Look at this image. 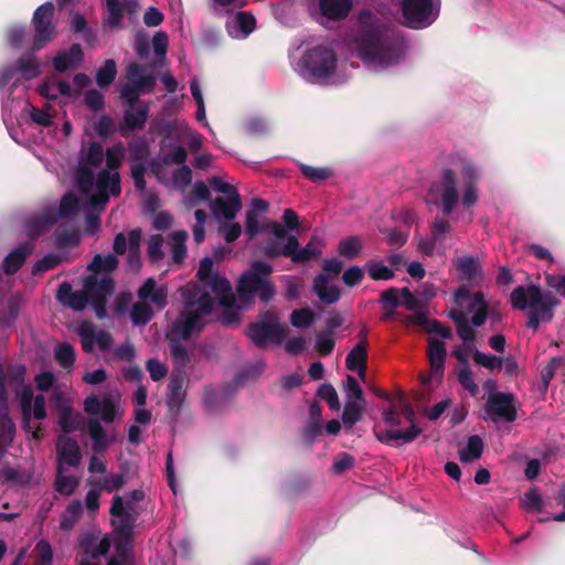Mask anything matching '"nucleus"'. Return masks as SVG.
Returning <instances> with one entry per match:
<instances>
[{
    "instance_id": "obj_38",
    "label": "nucleus",
    "mask_w": 565,
    "mask_h": 565,
    "mask_svg": "<svg viewBox=\"0 0 565 565\" xmlns=\"http://www.w3.org/2000/svg\"><path fill=\"white\" fill-rule=\"evenodd\" d=\"M127 469L122 467L118 473H110L108 476L100 477L98 479L89 481L90 486L105 490L106 492H113L122 488L125 483V475Z\"/></svg>"
},
{
    "instance_id": "obj_28",
    "label": "nucleus",
    "mask_w": 565,
    "mask_h": 565,
    "mask_svg": "<svg viewBox=\"0 0 565 565\" xmlns=\"http://www.w3.org/2000/svg\"><path fill=\"white\" fill-rule=\"evenodd\" d=\"M352 9V0H319L320 15L330 21H339L348 17Z\"/></svg>"
},
{
    "instance_id": "obj_24",
    "label": "nucleus",
    "mask_w": 565,
    "mask_h": 565,
    "mask_svg": "<svg viewBox=\"0 0 565 565\" xmlns=\"http://www.w3.org/2000/svg\"><path fill=\"white\" fill-rule=\"evenodd\" d=\"M210 209L218 223L222 220L233 221L242 209L241 196L238 193H235L224 198H216L210 202Z\"/></svg>"
},
{
    "instance_id": "obj_35",
    "label": "nucleus",
    "mask_w": 565,
    "mask_h": 565,
    "mask_svg": "<svg viewBox=\"0 0 565 565\" xmlns=\"http://www.w3.org/2000/svg\"><path fill=\"white\" fill-rule=\"evenodd\" d=\"M88 433L93 443V449L95 452L104 451L111 443V437L103 428L97 419H89Z\"/></svg>"
},
{
    "instance_id": "obj_18",
    "label": "nucleus",
    "mask_w": 565,
    "mask_h": 565,
    "mask_svg": "<svg viewBox=\"0 0 565 565\" xmlns=\"http://www.w3.org/2000/svg\"><path fill=\"white\" fill-rule=\"evenodd\" d=\"M486 415L492 422H513L516 417L514 398L511 394L493 393L486 402Z\"/></svg>"
},
{
    "instance_id": "obj_63",
    "label": "nucleus",
    "mask_w": 565,
    "mask_h": 565,
    "mask_svg": "<svg viewBox=\"0 0 565 565\" xmlns=\"http://www.w3.org/2000/svg\"><path fill=\"white\" fill-rule=\"evenodd\" d=\"M458 381L462 385L465 390H467L471 395H475L478 393L479 387L475 383L472 379L471 371L468 366H462L458 371Z\"/></svg>"
},
{
    "instance_id": "obj_33",
    "label": "nucleus",
    "mask_w": 565,
    "mask_h": 565,
    "mask_svg": "<svg viewBox=\"0 0 565 565\" xmlns=\"http://www.w3.org/2000/svg\"><path fill=\"white\" fill-rule=\"evenodd\" d=\"M137 7L136 0H126L122 4L119 0H107V24L111 28L120 26L124 8L129 12H135Z\"/></svg>"
},
{
    "instance_id": "obj_14",
    "label": "nucleus",
    "mask_w": 565,
    "mask_h": 565,
    "mask_svg": "<svg viewBox=\"0 0 565 565\" xmlns=\"http://www.w3.org/2000/svg\"><path fill=\"white\" fill-rule=\"evenodd\" d=\"M437 196L441 200L443 212L449 215L458 203L457 181L452 170L443 171L440 181L431 185L426 203L437 204Z\"/></svg>"
},
{
    "instance_id": "obj_52",
    "label": "nucleus",
    "mask_w": 565,
    "mask_h": 565,
    "mask_svg": "<svg viewBox=\"0 0 565 565\" xmlns=\"http://www.w3.org/2000/svg\"><path fill=\"white\" fill-rule=\"evenodd\" d=\"M265 231H267L266 222H260L255 211H247L245 214V233L249 239Z\"/></svg>"
},
{
    "instance_id": "obj_53",
    "label": "nucleus",
    "mask_w": 565,
    "mask_h": 565,
    "mask_svg": "<svg viewBox=\"0 0 565 565\" xmlns=\"http://www.w3.org/2000/svg\"><path fill=\"white\" fill-rule=\"evenodd\" d=\"M483 443L477 435L469 437L465 448L460 450V459H479L482 454Z\"/></svg>"
},
{
    "instance_id": "obj_4",
    "label": "nucleus",
    "mask_w": 565,
    "mask_h": 565,
    "mask_svg": "<svg viewBox=\"0 0 565 565\" xmlns=\"http://www.w3.org/2000/svg\"><path fill=\"white\" fill-rule=\"evenodd\" d=\"M118 265V259L113 254L105 256L98 254L88 265L92 271L84 279L83 290L73 291L68 282L61 284L57 299L64 306L76 311L83 310L89 302L99 319L106 317V302L114 291V281L109 276Z\"/></svg>"
},
{
    "instance_id": "obj_61",
    "label": "nucleus",
    "mask_w": 565,
    "mask_h": 565,
    "mask_svg": "<svg viewBox=\"0 0 565 565\" xmlns=\"http://www.w3.org/2000/svg\"><path fill=\"white\" fill-rule=\"evenodd\" d=\"M315 320L313 312L309 308H301L291 313L290 322L296 328L310 326Z\"/></svg>"
},
{
    "instance_id": "obj_60",
    "label": "nucleus",
    "mask_w": 565,
    "mask_h": 565,
    "mask_svg": "<svg viewBox=\"0 0 565 565\" xmlns=\"http://www.w3.org/2000/svg\"><path fill=\"white\" fill-rule=\"evenodd\" d=\"M218 232L227 243H233L241 236L242 226L236 222H220Z\"/></svg>"
},
{
    "instance_id": "obj_29",
    "label": "nucleus",
    "mask_w": 565,
    "mask_h": 565,
    "mask_svg": "<svg viewBox=\"0 0 565 565\" xmlns=\"http://www.w3.org/2000/svg\"><path fill=\"white\" fill-rule=\"evenodd\" d=\"M185 373L183 370H174L169 380L168 385V406L170 408H179L184 398L183 385L185 382Z\"/></svg>"
},
{
    "instance_id": "obj_27",
    "label": "nucleus",
    "mask_w": 565,
    "mask_h": 565,
    "mask_svg": "<svg viewBox=\"0 0 565 565\" xmlns=\"http://www.w3.org/2000/svg\"><path fill=\"white\" fill-rule=\"evenodd\" d=\"M168 290L166 286H158L154 279L148 278L138 290V297L142 301H149L157 309H162L167 305Z\"/></svg>"
},
{
    "instance_id": "obj_47",
    "label": "nucleus",
    "mask_w": 565,
    "mask_h": 565,
    "mask_svg": "<svg viewBox=\"0 0 565 565\" xmlns=\"http://www.w3.org/2000/svg\"><path fill=\"white\" fill-rule=\"evenodd\" d=\"M338 250L344 258L352 259L361 253L362 241L358 236H350L339 243Z\"/></svg>"
},
{
    "instance_id": "obj_10",
    "label": "nucleus",
    "mask_w": 565,
    "mask_h": 565,
    "mask_svg": "<svg viewBox=\"0 0 565 565\" xmlns=\"http://www.w3.org/2000/svg\"><path fill=\"white\" fill-rule=\"evenodd\" d=\"M383 417L392 427L379 435L381 441L399 445L412 441L419 434L413 424L414 412L403 398L385 411Z\"/></svg>"
},
{
    "instance_id": "obj_44",
    "label": "nucleus",
    "mask_w": 565,
    "mask_h": 565,
    "mask_svg": "<svg viewBox=\"0 0 565 565\" xmlns=\"http://www.w3.org/2000/svg\"><path fill=\"white\" fill-rule=\"evenodd\" d=\"M365 270L373 280H388L394 277L393 269L380 260L366 262Z\"/></svg>"
},
{
    "instance_id": "obj_57",
    "label": "nucleus",
    "mask_w": 565,
    "mask_h": 565,
    "mask_svg": "<svg viewBox=\"0 0 565 565\" xmlns=\"http://www.w3.org/2000/svg\"><path fill=\"white\" fill-rule=\"evenodd\" d=\"M22 302L23 296L21 294L13 295L9 300V311L7 315L0 317V323L3 326H10L18 317Z\"/></svg>"
},
{
    "instance_id": "obj_45",
    "label": "nucleus",
    "mask_w": 565,
    "mask_h": 565,
    "mask_svg": "<svg viewBox=\"0 0 565 565\" xmlns=\"http://www.w3.org/2000/svg\"><path fill=\"white\" fill-rule=\"evenodd\" d=\"M210 194L207 185L204 182L199 181L194 183L191 193L186 194L183 201L186 206L193 207L202 201L209 200Z\"/></svg>"
},
{
    "instance_id": "obj_7",
    "label": "nucleus",
    "mask_w": 565,
    "mask_h": 565,
    "mask_svg": "<svg viewBox=\"0 0 565 565\" xmlns=\"http://www.w3.org/2000/svg\"><path fill=\"white\" fill-rule=\"evenodd\" d=\"M456 308L451 309L449 317L456 324L457 333L462 341L476 338L473 327H481L487 319L488 305L481 292H470L460 287L455 294Z\"/></svg>"
},
{
    "instance_id": "obj_42",
    "label": "nucleus",
    "mask_w": 565,
    "mask_h": 565,
    "mask_svg": "<svg viewBox=\"0 0 565 565\" xmlns=\"http://www.w3.org/2000/svg\"><path fill=\"white\" fill-rule=\"evenodd\" d=\"M58 458L57 459H79V447L76 440L62 435L56 444Z\"/></svg>"
},
{
    "instance_id": "obj_39",
    "label": "nucleus",
    "mask_w": 565,
    "mask_h": 565,
    "mask_svg": "<svg viewBox=\"0 0 565 565\" xmlns=\"http://www.w3.org/2000/svg\"><path fill=\"white\" fill-rule=\"evenodd\" d=\"M188 239V233L185 231L179 230L174 231L169 236V246L172 254V259L174 263H182L186 256V246L185 242Z\"/></svg>"
},
{
    "instance_id": "obj_54",
    "label": "nucleus",
    "mask_w": 565,
    "mask_h": 565,
    "mask_svg": "<svg viewBox=\"0 0 565 565\" xmlns=\"http://www.w3.org/2000/svg\"><path fill=\"white\" fill-rule=\"evenodd\" d=\"M152 317V309L146 302L135 303L130 318L135 324H146Z\"/></svg>"
},
{
    "instance_id": "obj_13",
    "label": "nucleus",
    "mask_w": 565,
    "mask_h": 565,
    "mask_svg": "<svg viewBox=\"0 0 565 565\" xmlns=\"http://www.w3.org/2000/svg\"><path fill=\"white\" fill-rule=\"evenodd\" d=\"M402 12L407 26L426 28L438 17L439 0H402Z\"/></svg>"
},
{
    "instance_id": "obj_9",
    "label": "nucleus",
    "mask_w": 565,
    "mask_h": 565,
    "mask_svg": "<svg viewBox=\"0 0 565 565\" xmlns=\"http://www.w3.org/2000/svg\"><path fill=\"white\" fill-rule=\"evenodd\" d=\"M296 71L306 81L315 84H337V56L324 45L308 49L296 65Z\"/></svg>"
},
{
    "instance_id": "obj_51",
    "label": "nucleus",
    "mask_w": 565,
    "mask_h": 565,
    "mask_svg": "<svg viewBox=\"0 0 565 565\" xmlns=\"http://www.w3.org/2000/svg\"><path fill=\"white\" fill-rule=\"evenodd\" d=\"M54 355L56 361L64 369L72 367L75 361L74 348L68 343H60L54 350Z\"/></svg>"
},
{
    "instance_id": "obj_48",
    "label": "nucleus",
    "mask_w": 565,
    "mask_h": 565,
    "mask_svg": "<svg viewBox=\"0 0 565 565\" xmlns=\"http://www.w3.org/2000/svg\"><path fill=\"white\" fill-rule=\"evenodd\" d=\"M188 159V153L182 146H171L169 151L163 156L161 160L153 161L152 163H161L166 169H169V163H175L184 166Z\"/></svg>"
},
{
    "instance_id": "obj_6",
    "label": "nucleus",
    "mask_w": 565,
    "mask_h": 565,
    "mask_svg": "<svg viewBox=\"0 0 565 565\" xmlns=\"http://www.w3.org/2000/svg\"><path fill=\"white\" fill-rule=\"evenodd\" d=\"M127 84L120 89V97L129 108L125 111V126L129 129L142 128L148 118V106L138 104L140 94L149 93L156 84V77L148 67L131 63L127 67Z\"/></svg>"
},
{
    "instance_id": "obj_30",
    "label": "nucleus",
    "mask_w": 565,
    "mask_h": 565,
    "mask_svg": "<svg viewBox=\"0 0 565 565\" xmlns=\"http://www.w3.org/2000/svg\"><path fill=\"white\" fill-rule=\"evenodd\" d=\"M32 252L33 246L30 243L18 245L3 260L2 270L4 274L11 275L18 271Z\"/></svg>"
},
{
    "instance_id": "obj_16",
    "label": "nucleus",
    "mask_w": 565,
    "mask_h": 565,
    "mask_svg": "<svg viewBox=\"0 0 565 565\" xmlns=\"http://www.w3.org/2000/svg\"><path fill=\"white\" fill-rule=\"evenodd\" d=\"M54 4L45 2L40 6L33 14L34 40L32 50L43 47L54 36L55 25L53 24Z\"/></svg>"
},
{
    "instance_id": "obj_46",
    "label": "nucleus",
    "mask_w": 565,
    "mask_h": 565,
    "mask_svg": "<svg viewBox=\"0 0 565 565\" xmlns=\"http://www.w3.org/2000/svg\"><path fill=\"white\" fill-rule=\"evenodd\" d=\"M521 505L527 511L541 513L543 511V500L536 487L530 488L521 498Z\"/></svg>"
},
{
    "instance_id": "obj_40",
    "label": "nucleus",
    "mask_w": 565,
    "mask_h": 565,
    "mask_svg": "<svg viewBox=\"0 0 565 565\" xmlns=\"http://www.w3.org/2000/svg\"><path fill=\"white\" fill-rule=\"evenodd\" d=\"M159 131L166 139L183 140L188 124L184 120L161 121Z\"/></svg>"
},
{
    "instance_id": "obj_21",
    "label": "nucleus",
    "mask_w": 565,
    "mask_h": 565,
    "mask_svg": "<svg viewBox=\"0 0 565 565\" xmlns=\"http://www.w3.org/2000/svg\"><path fill=\"white\" fill-rule=\"evenodd\" d=\"M141 232L139 230H132L116 235L114 241V250L116 254L128 253V262L131 268L138 269L140 267L139 262V247H140Z\"/></svg>"
},
{
    "instance_id": "obj_11",
    "label": "nucleus",
    "mask_w": 565,
    "mask_h": 565,
    "mask_svg": "<svg viewBox=\"0 0 565 565\" xmlns=\"http://www.w3.org/2000/svg\"><path fill=\"white\" fill-rule=\"evenodd\" d=\"M322 245L320 238L312 237L305 247L299 248L298 239L295 236H290L284 245L276 242L266 244L263 247V253L267 257L284 255L290 257L295 263H303L320 256Z\"/></svg>"
},
{
    "instance_id": "obj_15",
    "label": "nucleus",
    "mask_w": 565,
    "mask_h": 565,
    "mask_svg": "<svg viewBox=\"0 0 565 565\" xmlns=\"http://www.w3.org/2000/svg\"><path fill=\"white\" fill-rule=\"evenodd\" d=\"M111 516L117 520L113 521L115 531L119 537L132 540L134 529L138 519V512L131 504H125L120 495H114L109 510Z\"/></svg>"
},
{
    "instance_id": "obj_49",
    "label": "nucleus",
    "mask_w": 565,
    "mask_h": 565,
    "mask_svg": "<svg viewBox=\"0 0 565 565\" xmlns=\"http://www.w3.org/2000/svg\"><path fill=\"white\" fill-rule=\"evenodd\" d=\"M345 403H366L361 386L354 376L348 375L344 384Z\"/></svg>"
},
{
    "instance_id": "obj_37",
    "label": "nucleus",
    "mask_w": 565,
    "mask_h": 565,
    "mask_svg": "<svg viewBox=\"0 0 565 565\" xmlns=\"http://www.w3.org/2000/svg\"><path fill=\"white\" fill-rule=\"evenodd\" d=\"M454 264L461 279L472 281L479 278L480 266L476 258L471 256H462L455 259Z\"/></svg>"
},
{
    "instance_id": "obj_55",
    "label": "nucleus",
    "mask_w": 565,
    "mask_h": 565,
    "mask_svg": "<svg viewBox=\"0 0 565 565\" xmlns=\"http://www.w3.org/2000/svg\"><path fill=\"white\" fill-rule=\"evenodd\" d=\"M18 71L21 73L22 77L25 79H32L39 74V65L33 60L31 54H28L20 58L18 64Z\"/></svg>"
},
{
    "instance_id": "obj_19",
    "label": "nucleus",
    "mask_w": 565,
    "mask_h": 565,
    "mask_svg": "<svg viewBox=\"0 0 565 565\" xmlns=\"http://www.w3.org/2000/svg\"><path fill=\"white\" fill-rule=\"evenodd\" d=\"M82 461H57L55 490L64 495L72 494L79 483Z\"/></svg>"
},
{
    "instance_id": "obj_22",
    "label": "nucleus",
    "mask_w": 565,
    "mask_h": 565,
    "mask_svg": "<svg viewBox=\"0 0 565 565\" xmlns=\"http://www.w3.org/2000/svg\"><path fill=\"white\" fill-rule=\"evenodd\" d=\"M428 359L431 373L422 376V382L426 385H431L434 381L439 382L444 373L446 347L441 341L433 338L429 340Z\"/></svg>"
},
{
    "instance_id": "obj_20",
    "label": "nucleus",
    "mask_w": 565,
    "mask_h": 565,
    "mask_svg": "<svg viewBox=\"0 0 565 565\" xmlns=\"http://www.w3.org/2000/svg\"><path fill=\"white\" fill-rule=\"evenodd\" d=\"M150 170L160 182L179 191H184L192 181V171L186 166L170 171L161 163H151Z\"/></svg>"
},
{
    "instance_id": "obj_12",
    "label": "nucleus",
    "mask_w": 565,
    "mask_h": 565,
    "mask_svg": "<svg viewBox=\"0 0 565 565\" xmlns=\"http://www.w3.org/2000/svg\"><path fill=\"white\" fill-rule=\"evenodd\" d=\"M287 332L288 327L279 323L275 313L266 312L258 322L249 326L247 335L256 345L265 347L271 343H280Z\"/></svg>"
},
{
    "instance_id": "obj_25",
    "label": "nucleus",
    "mask_w": 565,
    "mask_h": 565,
    "mask_svg": "<svg viewBox=\"0 0 565 565\" xmlns=\"http://www.w3.org/2000/svg\"><path fill=\"white\" fill-rule=\"evenodd\" d=\"M312 289L321 302L332 305L340 299L341 291L334 279L328 274H319L313 281Z\"/></svg>"
},
{
    "instance_id": "obj_58",
    "label": "nucleus",
    "mask_w": 565,
    "mask_h": 565,
    "mask_svg": "<svg viewBox=\"0 0 565 565\" xmlns=\"http://www.w3.org/2000/svg\"><path fill=\"white\" fill-rule=\"evenodd\" d=\"M58 424L63 431H73L79 424L78 414H75L71 408L65 407L61 411Z\"/></svg>"
},
{
    "instance_id": "obj_26",
    "label": "nucleus",
    "mask_w": 565,
    "mask_h": 565,
    "mask_svg": "<svg viewBox=\"0 0 565 565\" xmlns=\"http://www.w3.org/2000/svg\"><path fill=\"white\" fill-rule=\"evenodd\" d=\"M255 24L256 21L253 14L237 12L227 20L226 29L233 39H244L253 32Z\"/></svg>"
},
{
    "instance_id": "obj_64",
    "label": "nucleus",
    "mask_w": 565,
    "mask_h": 565,
    "mask_svg": "<svg viewBox=\"0 0 565 565\" xmlns=\"http://www.w3.org/2000/svg\"><path fill=\"white\" fill-rule=\"evenodd\" d=\"M79 335L84 351L90 352L96 345L95 328L90 324H83L79 328Z\"/></svg>"
},
{
    "instance_id": "obj_2",
    "label": "nucleus",
    "mask_w": 565,
    "mask_h": 565,
    "mask_svg": "<svg viewBox=\"0 0 565 565\" xmlns=\"http://www.w3.org/2000/svg\"><path fill=\"white\" fill-rule=\"evenodd\" d=\"M212 269L213 260L209 257L203 258L198 270L200 285L189 284L181 288L184 306H186L189 294H203L205 299L211 301V313L216 307H222L225 309L224 320L232 323L238 319L237 310L243 309L253 296L257 295L263 301H268L274 295V286L268 280L271 266L266 263L255 262L242 275L237 285V296L233 294L227 279L218 276L211 277Z\"/></svg>"
},
{
    "instance_id": "obj_31",
    "label": "nucleus",
    "mask_w": 565,
    "mask_h": 565,
    "mask_svg": "<svg viewBox=\"0 0 565 565\" xmlns=\"http://www.w3.org/2000/svg\"><path fill=\"white\" fill-rule=\"evenodd\" d=\"M83 60V52L79 44H73L68 51H63L53 60L54 67L57 72H64L68 68L76 67Z\"/></svg>"
},
{
    "instance_id": "obj_17",
    "label": "nucleus",
    "mask_w": 565,
    "mask_h": 565,
    "mask_svg": "<svg viewBox=\"0 0 565 565\" xmlns=\"http://www.w3.org/2000/svg\"><path fill=\"white\" fill-rule=\"evenodd\" d=\"M452 166L460 172L462 188V204L471 206L478 201V191L476 188L480 179V172L476 166L465 157L456 156L451 160Z\"/></svg>"
},
{
    "instance_id": "obj_23",
    "label": "nucleus",
    "mask_w": 565,
    "mask_h": 565,
    "mask_svg": "<svg viewBox=\"0 0 565 565\" xmlns=\"http://www.w3.org/2000/svg\"><path fill=\"white\" fill-rule=\"evenodd\" d=\"M84 409L87 414L99 415L104 422H113L119 413V397H105L99 399L92 395L84 402Z\"/></svg>"
},
{
    "instance_id": "obj_5",
    "label": "nucleus",
    "mask_w": 565,
    "mask_h": 565,
    "mask_svg": "<svg viewBox=\"0 0 565 565\" xmlns=\"http://www.w3.org/2000/svg\"><path fill=\"white\" fill-rule=\"evenodd\" d=\"M211 301L205 299L203 294H189L186 306H184L180 317L170 327L167 337L170 342L175 370H183L189 362L188 351L180 341L201 331L206 322V317L211 315Z\"/></svg>"
},
{
    "instance_id": "obj_3",
    "label": "nucleus",
    "mask_w": 565,
    "mask_h": 565,
    "mask_svg": "<svg viewBox=\"0 0 565 565\" xmlns=\"http://www.w3.org/2000/svg\"><path fill=\"white\" fill-rule=\"evenodd\" d=\"M350 50L371 71L381 72L399 64L407 50L403 34L370 11H362L356 26L347 36Z\"/></svg>"
},
{
    "instance_id": "obj_59",
    "label": "nucleus",
    "mask_w": 565,
    "mask_h": 565,
    "mask_svg": "<svg viewBox=\"0 0 565 565\" xmlns=\"http://www.w3.org/2000/svg\"><path fill=\"white\" fill-rule=\"evenodd\" d=\"M34 552L36 554V564L38 565H51L53 562V550L51 544L41 540L36 543Z\"/></svg>"
},
{
    "instance_id": "obj_56",
    "label": "nucleus",
    "mask_w": 565,
    "mask_h": 565,
    "mask_svg": "<svg viewBox=\"0 0 565 565\" xmlns=\"http://www.w3.org/2000/svg\"><path fill=\"white\" fill-rule=\"evenodd\" d=\"M299 168L302 174L312 182L323 181L332 175L331 170L328 168L311 167L303 163Z\"/></svg>"
},
{
    "instance_id": "obj_8",
    "label": "nucleus",
    "mask_w": 565,
    "mask_h": 565,
    "mask_svg": "<svg viewBox=\"0 0 565 565\" xmlns=\"http://www.w3.org/2000/svg\"><path fill=\"white\" fill-rule=\"evenodd\" d=\"M512 307L526 311L527 327L536 330L541 322L553 318V308L558 300L550 292H544L536 285L518 286L510 296Z\"/></svg>"
},
{
    "instance_id": "obj_1",
    "label": "nucleus",
    "mask_w": 565,
    "mask_h": 565,
    "mask_svg": "<svg viewBox=\"0 0 565 565\" xmlns=\"http://www.w3.org/2000/svg\"><path fill=\"white\" fill-rule=\"evenodd\" d=\"M122 143L108 148L106 153L103 146L97 142L83 150L75 174V184L81 198L65 194L58 210H46L39 215L28 218L25 232L30 236H38L42 231L54 223L58 217H67L78 210L86 212V231L95 233L99 227V213L105 209L110 196L120 193V178L117 172L125 157Z\"/></svg>"
},
{
    "instance_id": "obj_41",
    "label": "nucleus",
    "mask_w": 565,
    "mask_h": 565,
    "mask_svg": "<svg viewBox=\"0 0 565 565\" xmlns=\"http://www.w3.org/2000/svg\"><path fill=\"white\" fill-rule=\"evenodd\" d=\"M366 403H345L342 414V422L347 430L361 420Z\"/></svg>"
},
{
    "instance_id": "obj_50",
    "label": "nucleus",
    "mask_w": 565,
    "mask_h": 565,
    "mask_svg": "<svg viewBox=\"0 0 565 565\" xmlns=\"http://www.w3.org/2000/svg\"><path fill=\"white\" fill-rule=\"evenodd\" d=\"M117 74V67L114 60H107L103 67L97 71L96 82L100 87L109 86Z\"/></svg>"
},
{
    "instance_id": "obj_62",
    "label": "nucleus",
    "mask_w": 565,
    "mask_h": 565,
    "mask_svg": "<svg viewBox=\"0 0 565 565\" xmlns=\"http://www.w3.org/2000/svg\"><path fill=\"white\" fill-rule=\"evenodd\" d=\"M318 395L328 403L332 411L340 409V401L338 397V393L335 388L330 384H323L319 391Z\"/></svg>"
},
{
    "instance_id": "obj_34",
    "label": "nucleus",
    "mask_w": 565,
    "mask_h": 565,
    "mask_svg": "<svg viewBox=\"0 0 565 565\" xmlns=\"http://www.w3.org/2000/svg\"><path fill=\"white\" fill-rule=\"evenodd\" d=\"M24 111L29 115L32 122L40 127L51 126L53 124V117L55 116V109L49 103L44 104L41 108L25 103Z\"/></svg>"
},
{
    "instance_id": "obj_36",
    "label": "nucleus",
    "mask_w": 565,
    "mask_h": 565,
    "mask_svg": "<svg viewBox=\"0 0 565 565\" xmlns=\"http://www.w3.org/2000/svg\"><path fill=\"white\" fill-rule=\"evenodd\" d=\"M39 94L47 99H55L60 96H70L71 86L64 81H58L52 77L39 87Z\"/></svg>"
},
{
    "instance_id": "obj_43",
    "label": "nucleus",
    "mask_w": 565,
    "mask_h": 565,
    "mask_svg": "<svg viewBox=\"0 0 565 565\" xmlns=\"http://www.w3.org/2000/svg\"><path fill=\"white\" fill-rule=\"evenodd\" d=\"M401 296H402V289L397 288H388L384 290L381 295V303L383 305V308L385 309V319H390L393 315V310L401 306Z\"/></svg>"
},
{
    "instance_id": "obj_32",
    "label": "nucleus",
    "mask_w": 565,
    "mask_h": 565,
    "mask_svg": "<svg viewBox=\"0 0 565 565\" xmlns=\"http://www.w3.org/2000/svg\"><path fill=\"white\" fill-rule=\"evenodd\" d=\"M366 343H358L347 355L345 365L351 371H356L360 379H365V363H366Z\"/></svg>"
}]
</instances>
